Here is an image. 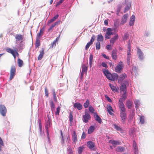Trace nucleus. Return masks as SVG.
Masks as SVG:
<instances>
[{"label": "nucleus", "instance_id": "nucleus-1", "mask_svg": "<svg viewBox=\"0 0 154 154\" xmlns=\"http://www.w3.org/2000/svg\"><path fill=\"white\" fill-rule=\"evenodd\" d=\"M120 116L122 122L123 124H125L127 118L126 109L120 110Z\"/></svg>", "mask_w": 154, "mask_h": 154}, {"label": "nucleus", "instance_id": "nucleus-2", "mask_svg": "<svg viewBox=\"0 0 154 154\" xmlns=\"http://www.w3.org/2000/svg\"><path fill=\"white\" fill-rule=\"evenodd\" d=\"M51 125V119L49 117H48V119L46 122V125L45 126V128L47 132V134L48 139V140H50L49 134L48 132V127H50Z\"/></svg>", "mask_w": 154, "mask_h": 154}, {"label": "nucleus", "instance_id": "nucleus-3", "mask_svg": "<svg viewBox=\"0 0 154 154\" xmlns=\"http://www.w3.org/2000/svg\"><path fill=\"white\" fill-rule=\"evenodd\" d=\"M91 117L88 112L85 111V115L83 116L82 120L84 122L87 123L91 119Z\"/></svg>", "mask_w": 154, "mask_h": 154}, {"label": "nucleus", "instance_id": "nucleus-4", "mask_svg": "<svg viewBox=\"0 0 154 154\" xmlns=\"http://www.w3.org/2000/svg\"><path fill=\"white\" fill-rule=\"evenodd\" d=\"M102 71L103 73L105 76H106V77L107 78V79L109 80H111L112 74H111L107 69H103Z\"/></svg>", "mask_w": 154, "mask_h": 154}, {"label": "nucleus", "instance_id": "nucleus-5", "mask_svg": "<svg viewBox=\"0 0 154 154\" xmlns=\"http://www.w3.org/2000/svg\"><path fill=\"white\" fill-rule=\"evenodd\" d=\"M16 73V68L14 66H12L11 67L10 70V74L9 79L10 80H12L15 76Z\"/></svg>", "mask_w": 154, "mask_h": 154}, {"label": "nucleus", "instance_id": "nucleus-6", "mask_svg": "<svg viewBox=\"0 0 154 154\" xmlns=\"http://www.w3.org/2000/svg\"><path fill=\"white\" fill-rule=\"evenodd\" d=\"M7 112V109L4 105H0V113L3 116H5Z\"/></svg>", "mask_w": 154, "mask_h": 154}, {"label": "nucleus", "instance_id": "nucleus-7", "mask_svg": "<svg viewBox=\"0 0 154 154\" xmlns=\"http://www.w3.org/2000/svg\"><path fill=\"white\" fill-rule=\"evenodd\" d=\"M112 35H113V32H112L111 29L110 28H108L105 35V38L107 39H109L110 36Z\"/></svg>", "mask_w": 154, "mask_h": 154}, {"label": "nucleus", "instance_id": "nucleus-8", "mask_svg": "<svg viewBox=\"0 0 154 154\" xmlns=\"http://www.w3.org/2000/svg\"><path fill=\"white\" fill-rule=\"evenodd\" d=\"M123 67V64L122 62H120L115 68V71L117 72H120Z\"/></svg>", "mask_w": 154, "mask_h": 154}, {"label": "nucleus", "instance_id": "nucleus-9", "mask_svg": "<svg viewBox=\"0 0 154 154\" xmlns=\"http://www.w3.org/2000/svg\"><path fill=\"white\" fill-rule=\"evenodd\" d=\"M125 100H122V99H119V100L118 104L119 106V109H120V111L126 109L125 106L123 103V102Z\"/></svg>", "mask_w": 154, "mask_h": 154}, {"label": "nucleus", "instance_id": "nucleus-10", "mask_svg": "<svg viewBox=\"0 0 154 154\" xmlns=\"http://www.w3.org/2000/svg\"><path fill=\"white\" fill-rule=\"evenodd\" d=\"M87 145L88 148L91 150H94L95 144L94 142L91 141H89L87 142Z\"/></svg>", "mask_w": 154, "mask_h": 154}, {"label": "nucleus", "instance_id": "nucleus-11", "mask_svg": "<svg viewBox=\"0 0 154 154\" xmlns=\"http://www.w3.org/2000/svg\"><path fill=\"white\" fill-rule=\"evenodd\" d=\"M72 140L75 144L78 141L77 134L74 131L72 134Z\"/></svg>", "mask_w": 154, "mask_h": 154}, {"label": "nucleus", "instance_id": "nucleus-12", "mask_svg": "<svg viewBox=\"0 0 154 154\" xmlns=\"http://www.w3.org/2000/svg\"><path fill=\"white\" fill-rule=\"evenodd\" d=\"M133 146L134 148V154H138V151L137 144L135 141H133Z\"/></svg>", "mask_w": 154, "mask_h": 154}, {"label": "nucleus", "instance_id": "nucleus-13", "mask_svg": "<svg viewBox=\"0 0 154 154\" xmlns=\"http://www.w3.org/2000/svg\"><path fill=\"white\" fill-rule=\"evenodd\" d=\"M119 38V35L118 34H116L115 36L110 39V42L111 44L113 45L115 42L118 40Z\"/></svg>", "mask_w": 154, "mask_h": 154}, {"label": "nucleus", "instance_id": "nucleus-14", "mask_svg": "<svg viewBox=\"0 0 154 154\" xmlns=\"http://www.w3.org/2000/svg\"><path fill=\"white\" fill-rule=\"evenodd\" d=\"M112 57L113 59L116 60L117 59V50L116 49H113L112 51Z\"/></svg>", "mask_w": 154, "mask_h": 154}, {"label": "nucleus", "instance_id": "nucleus-15", "mask_svg": "<svg viewBox=\"0 0 154 154\" xmlns=\"http://www.w3.org/2000/svg\"><path fill=\"white\" fill-rule=\"evenodd\" d=\"M137 52L138 55V58H139V59L140 60H142L143 58V53L139 48H137Z\"/></svg>", "mask_w": 154, "mask_h": 154}, {"label": "nucleus", "instance_id": "nucleus-16", "mask_svg": "<svg viewBox=\"0 0 154 154\" xmlns=\"http://www.w3.org/2000/svg\"><path fill=\"white\" fill-rule=\"evenodd\" d=\"M109 142L114 145H120L121 143V142L118 140H109Z\"/></svg>", "mask_w": 154, "mask_h": 154}, {"label": "nucleus", "instance_id": "nucleus-17", "mask_svg": "<svg viewBox=\"0 0 154 154\" xmlns=\"http://www.w3.org/2000/svg\"><path fill=\"white\" fill-rule=\"evenodd\" d=\"M6 51L8 53H10L13 56L15 59L16 58V55L15 53V51L9 48H7L6 49Z\"/></svg>", "mask_w": 154, "mask_h": 154}, {"label": "nucleus", "instance_id": "nucleus-18", "mask_svg": "<svg viewBox=\"0 0 154 154\" xmlns=\"http://www.w3.org/2000/svg\"><path fill=\"white\" fill-rule=\"evenodd\" d=\"M120 92L122 93L126 92L127 88L126 85L124 83L122 84L120 87Z\"/></svg>", "mask_w": 154, "mask_h": 154}, {"label": "nucleus", "instance_id": "nucleus-19", "mask_svg": "<svg viewBox=\"0 0 154 154\" xmlns=\"http://www.w3.org/2000/svg\"><path fill=\"white\" fill-rule=\"evenodd\" d=\"M135 20V17L134 15H133L130 18L129 25L130 26H133L134 24V22Z\"/></svg>", "mask_w": 154, "mask_h": 154}, {"label": "nucleus", "instance_id": "nucleus-20", "mask_svg": "<svg viewBox=\"0 0 154 154\" xmlns=\"http://www.w3.org/2000/svg\"><path fill=\"white\" fill-rule=\"evenodd\" d=\"M128 15V14H125L123 16L122 19V20L120 23L121 24L123 25L125 23L127 19Z\"/></svg>", "mask_w": 154, "mask_h": 154}, {"label": "nucleus", "instance_id": "nucleus-21", "mask_svg": "<svg viewBox=\"0 0 154 154\" xmlns=\"http://www.w3.org/2000/svg\"><path fill=\"white\" fill-rule=\"evenodd\" d=\"M106 109L109 113L110 115H112L113 114L112 112H113V109L112 107L110 104H107V105Z\"/></svg>", "mask_w": 154, "mask_h": 154}, {"label": "nucleus", "instance_id": "nucleus-22", "mask_svg": "<svg viewBox=\"0 0 154 154\" xmlns=\"http://www.w3.org/2000/svg\"><path fill=\"white\" fill-rule=\"evenodd\" d=\"M74 107L76 108L79 110H81L82 109V106L80 103H76L74 105Z\"/></svg>", "mask_w": 154, "mask_h": 154}, {"label": "nucleus", "instance_id": "nucleus-23", "mask_svg": "<svg viewBox=\"0 0 154 154\" xmlns=\"http://www.w3.org/2000/svg\"><path fill=\"white\" fill-rule=\"evenodd\" d=\"M60 21H57L54 23L49 28V29H48V32H50L51 31V32H52L53 28L56 25H58L59 23H60Z\"/></svg>", "mask_w": 154, "mask_h": 154}, {"label": "nucleus", "instance_id": "nucleus-24", "mask_svg": "<svg viewBox=\"0 0 154 154\" xmlns=\"http://www.w3.org/2000/svg\"><path fill=\"white\" fill-rule=\"evenodd\" d=\"M94 117L96 121H97L99 123H101L102 122V120L101 118L98 116L97 113H94Z\"/></svg>", "mask_w": 154, "mask_h": 154}, {"label": "nucleus", "instance_id": "nucleus-25", "mask_svg": "<svg viewBox=\"0 0 154 154\" xmlns=\"http://www.w3.org/2000/svg\"><path fill=\"white\" fill-rule=\"evenodd\" d=\"M109 85L113 91L115 92H116L118 91V90L119 89L118 87H116V86H114L113 85L111 84H109Z\"/></svg>", "mask_w": 154, "mask_h": 154}, {"label": "nucleus", "instance_id": "nucleus-26", "mask_svg": "<svg viewBox=\"0 0 154 154\" xmlns=\"http://www.w3.org/2000/svg\"><path fill=\"white\" fill-rule=\"evenodd\" d=\"M127 77L126 74L125 73L123 74L120 75L118 78L119 82H122Z\"/></svg>", "mask_w": 154, "mask_h": 154}, {"label": "nucleus", "instance_id": "nucleus-27", "mask_svg": "<svg viewBox=\"0 0 154 154\" xmlns=\"http://www.w3.org/2000/svg\"><path fill=\"white\" fill-rule=\"evenodd\" d=\"M95 127L94 126H91L88 129V133L89 134H90L92 133L94 131Z\"/></svg>", "mask_w": 154, "mask_h": 154}, {"label": "nucleus", "instance_id": "nucleus-28", "mask_svg": "<svg viewBox=\"0 0 154 154\" xmlns=\"http://www.w3.org/2000/svg\"><path fill=\"white\" fill-rule=\"evenodd\" d=\"M133 104V102L130 100H128L126 101V105L128 109H131Z\"/></svg>", "mask_w": 154, "mask_h": 154}, {"label": "nucleus", "instance_id": "nucleus-29", "mask_svg": "<svg viewBox=\"0 0 154 154\" xmlns=\"http://www.w3.org/2000/svg\"><path fill=\"white\" fill-rule=\"evenodd\" d=\"M44 48H42L41 51H40V54L38 57V60H41L44 54Z\"/></svg>", "mask_w": 154, "mask_h": 154}, {"label": "nucleus", "instance_id": "nucleus-30", "mask_svg": "<svg viewBox=\"0 0 154 154\" xmlns=\"http://www.w3.org/2000/svg\"><path fill=\"white\" fill-rule=\"evenodd\" d=\"M59 17L58 14H57L55 16L53 17L51 20H49L48 22V24H50L52 23L53 21H55L56 19H57Z\"/></svg>", "mask_w": 154, "mask_h": 154}, {"label": "nucleus", "instance_id": "nucleus-31", "mask_svg": "<svg viewBox=\"0 0 154 154\" xmlns=\"http://www.w3.org/2000/svg\"><path fill=\"white\" fill-rule=\"evenodd\" d=\"M85 147L83 146H79L78 148V152L79 154H82V152L84 150Z\"/></svg>", "mask_w": 154, "mask_h": 154}, {"label": "nucleus", "instance_id": "nucleus-32", "mask_svg": "<svg viewBox=\"0 0 154 154\" xmlns=\"http://www.w3.org/2000/svg\"><path fill=\"white\" fill-rule=\"evenodd\" d=\"M125 148L123 146H118L116 150V151L118 152H122L124 151Z\"/></svg>", "mask_w": 154, "mask_h": 154}, {"label": "nucleus", "instance_id": "nucleus-33", "mask_svg": "<svg viewBox=\"0 0 154 154\" xmlns=\"http://www.w3.org/2000/svg\"><path fill=\"white\" fill-rule=\"evenodd\" d=\"M103 37L102 35L100 34L97 36V42H103Z\"/></svg>", "mask_w": 154, "mask_h": 154}, {"label": "nucleus", "instance_id": "nucleus-34", "mask_svg": "<svg viewBox=\"0 0 154 154\" xmlns=\"http://www.w3.org/2000/svg\"><path fill=\"white\" fill-rule=\"evenodd\" d=\"M118 75L116 73H114L112 74V77L111 79V81H114L115 80H116L117 79H118Z\"/></svg>", "mask_w": 154, "mask_h": 154}, {"label": "nucleus", "instance_id": "nucleus-35", "mask_svg": "<svg viewBox=\"0 0 154 154\" xmlns=\"http://www.w3.org/2000/svg\"><path fill=\"white\" fill-rule=\"evenodd\" d=\"M15 38L18 41H22L23 38V37L20 35H17L15 37Z\"/></svg>", "mask_w": 154, "mask_h": 154}, {"label": "nucleus", "instance_id": "nucleus-36", "mask_svg": "<svg viewBox=\"0 0 154 154\" xmlns=\"http://www.w3.org/2000/svg\"><path fill=\"white\" fill-rule=\"evenodd\" d=\"M114 126V128L117 131L121 132L122 131V130L120 126H118L116 124L113 125Z\"/></svg>", "mask_w": 154, "mask_h": 154}, {"label": "nucleus", "instance_id": "nucleus-37", "mask_svg": "<svg viewBox=\"0 0 154 154\" xmlns=\"http://www.w3.org/2000/svg\"><path fill=\"white\" fill-rule=\"evenodd\" d=\"M40 45V42L39 38H36L35 43V47L36 48L38 47Z\"/></svg>", "mask_w": 154, "mask_h": 154}, {"label": "nucleus", "instance_id": "nucleus-38", "mask_svg": "<svg viewBox=\"0 0 154 154\" xmlns=\"http://www.w3.org/2000/svg\"><path fill=\"white\" fill-rule=\"evenodd\" d=\"M82 72L85 73L86 74L87 72V67L85 65L83 64L82 66Z\"/></svg>", "mask_w": 154, "mask_h": 154}, {"label": "nucleus", "instance_id": "nucleus-39", "mask_svg": "<svg viewBox=\"0 0 154 154\" xmlns=\"http://www.w3.org/2000/svg\"><path fill=\"white\" fill-rule=\"evenodd\" d=\"M127 97V94H126V92H123L122 97L120 99H122V100H125Z\"/></svg>", "mask_w": 154, "mask_h": 154}, {"label": "nucleus", "instance_id": "nucleus-40", "mask_svg": "<svg viewBox=\"0 0 154 154\" xmlns=\"http://www.w3.org/2000/svg\"><path fill=\"white\" fill-rule=\"evenodd\" d=\"M134 104H135V107L137 109L139 106L140 104V102L139 100H136L134 101Z\"/></svg>", "mask_w": 154, "mask_h": 154}, {"label": "nucleus", "instance_id": "nucleus-41", "mask_svg": "<svg viewBox=\"0 0 154 154\" xmlns=\"http://www.w3.org/2000/svg\"><path fill=\"white\" fill-rule=\"evenodd\" d=\"M90 105V101L87 99L86 100V102L84 103V106L85 108H86L89 106Z\"/></svg>", "mask_w": 154, "mask_h": 154}, {"label": "nucleus", "instance_id": "nucleus-42", "mask_svg": "<svg viewBox=\"0 0 154 154\" xmlns=\"http://www.w3.org/2000/svg\"><path fill=\"white\" fill-rule=\"evenodd\" d=\"M93 55L92 54H91L90 55V57L89 58V66L90 67H91L92 66V62L93 61Z\"/></svg>", "mask_w": 154, "mask_h": 154}, {"label": "nucleus", "instance_id": "nucleus-43", "mask_svg": "<svg viewBox=\"0 0 154 154\" xmlns=\"http://www.w3.org/2000/svg\"><path fill=\"white\" fill-rule=\"evenodd\" d=\"M52 91L53 92V98L55 102L57 101V98L56 95V92L54 89H53L52 90Z\"/></svg>", "mask_w": 154, "mask_h": 154}, {"label": "nucleus", "instance_id": "nucleus-44", "mask_svg": "<svg viewBox=\"0 0 154 154\" xmlns=\"http://www.w3.org/2000/svg\"><path fill=\"white\" fill-rule=\"evenodd\" d=\"M44 31V29H40L39 32L37 35L36 38H40V37L42 35Z\"/></svg>", "mask_w": 154, "mask_h": 154}, {"label": "nucleus", "instance_id": "nucleus-45", "mask_svg": "<svg viewBox=\"0 0 154 154\" xmlns=\"http://www.w3.org/2000/svg\"><path fill=\"white\" fill-rule=\"evenodd\" d=\"M18 63L19 66L20 67H21L23 65V62L22 60L20 58H18Z\"/></svg>", "mask_w": 154, "mask_h": 154}, {"label": "nucleus", "instance_id": "nucleus-46", "mask_svg": "<svg viewBox=\"0 0 154 154\" xmlns=\"http://www.w3.org/2000/svg\"><path fill=\"white\" fill-rule=\"evenodd\" d=\"M140 122L142 124H143L144 123V117L142 116L140 117Z\"/></svg>", "mask_w": 154, "mask_h": 154}, {"label": "nucleus", "instance_id": "nucleus-47", "mask_svg": "<svg viewBox=\"0 0 154 154\" xmlns=\"http://www.w3.org/2000/svg\"><path fill=\"white\" fill-rule=\"evenodd\" d=\"M88 109L89 111H90L91 113H94V112L95 110L94 108L91 106H90L89 107Z\"/></svg>", "mask_w": 154, "mask_h": 154}, {"label": "nucleus", "instance_id": "nucleus-48", "mask_svg": "<svg viewBox=\"0 0 154 154\" xmlns=\"http://www.w3.org/2000/svg\"><path fill=\"white\" fill-rule=\"evenodd\" d=\"M60 134H61V136L62 137V138H61V143L62 145H63L65 143V141L64 140L63 136V133H62V131H60Z\"/></svg>", "mask_w": 154, "mask_h": 154}, {"label": "nucleus", "instance_id": "nucleus-49", "mask_svg": "<svg viewBox=\"0 0 154 154\" xmlns=\"http://www.w3.org/2000/svg\"><path fill=\"white\" fill-rule=\"evenodd\" d=\"M100 43L99 42H97L96 44V49L97 50H99L100 49Z\"/></svg>", "mask_w": 154, "mask_h": 154}, {"label": "nucleus", "instance_id": "nucleus-50", "mask_svg": "<svg viewBox=\"0 0 154 154\" xmlns=\"http://www.w3.org/2000/svg\"><path fill=\"white\" fill-rule=\"evenodd\" d=\"M95 36L94 35H93L92 36V37L90 41L89 42L91 43V44H92L93 43V42L94 41L95 39Z\"/></svg>", "mask_w": 154, "mask_h": 154}, {"label": "nucleus", "instance_id": "nucleus-51", "mask_svg": "<svg viewBox=\"0 0 154 154\" xmlns=\"http://www.w3.org/2000/svg\"><path fill=\"white\" fill-rule=\"evenodd\" d=\"M130 6L131 5L130 4L128 5H127V6H126L125 8L124 12L125 13L126 12L128 11L129 9Z\"/></svg>", "mask_w": 154, "mask_h": 154}, {"label": "nucleus", "instance_id": "nucleus-52", "mask_svg": "<svg viewBox=\"0 0 154 154\" xmlns=\"http://www.w3.org/2000/svg\"><path fill=\"white\" fill-rule=\"evenodd\" d=\"M67 151L68 154H72L73 153L72 150L70 147L67 149Z\"/></svg>", "mask_w": 154, "mask_h": 154}, {"label": "nucleus", "instance_id": "nucleus-53", "mask_svg": "<svg viewBox=\"0 0 154 154\" xmlns=\"http://www.w3.org/2000/svg\"><path fill=\"white\" fill-rule=\"evenodd\" d=\"M101 66L105 68V69H107V68L108 67V66L106 63L104 62H102L101 63Z\"/></svg>", "mask_w": 154, "mask_h": 154}, {"label": "nucleus", "instance_id": "nucleus-54", "mask_svg": "<svg viewBox=\"0 0 154 154\" xmlns=\"http://www.w3.org/2000/svg\"><path fill=\"white\" fill-rule=\"evenodd\" d=\"M50 107L51 109L52 110L53 109H54L55 107V104L53 101H51L50 103Z\"/></svg>", "mask_w": 154, "mask_h": 154}, {"label": "nucleus", "instance_id": "nucleus-55", "mask_svg": "<svg viewBox=\"0 0 154 154\" xmlns=\"http://www.w3.org/2000/svg\"><path fill=\"white\" fill-rule=\"evenodd\" d=\"M60 110V106H58L57 109V111L55 112V114L56 115H59Z\"/></svg>", "mask_w": 154, "mask_h": 154}, {"label": "nucleus", "instance_id": "nucleus-56", "mask_svg": "<svg viewBox=\"0 0 154 154\" xmlns=\"http://www.w3.org/2000/svg\"><path fill=\"white\" fill-rule=\"evenodd\" d=\"M129 37V34L128 33H125L123 39L124 40H127L128 38Z\"/></svg>", "mask_w": 154, "mask_h": 154}, {"label": "nucleus", "instance_id": "nucleus-57", "mask_svg": "<svg viewBox=\"0 0 154 154\" xmlns=\"http://www.w3.org/2000/svg\"><path fill=\"white\" fill-rule=\"evenodd\" d=\"M45 96L47 97H48V91L47 88H45Z\"/></svg>", "mask_w": 154, "mask_h": 154}, {"label": "nucleus", "instance_id": "nucleus-58", "mask_svg": "<svg viewBox=\"0 0 154 154\" xmlns=\"http://www.w3.org/2000/svg\"><path fill=\"white\" fill-rule=\"evenodd\" d=\"M63 1V0H60L59 2H57L56 3V6L57 7L60 5Z\"/></svg>", "mask_w": 154, "mask_h": 154}, {"label": "nucleus", "instance_id": "nucleus-59", "mask_svg": "<svg viewBox=\"0 0 154 154\" xmlns=\"http://www.w3.org/2000/svg\"><path fill=\"white\" fill-rule=\"evenodd\" d=\"M84 72H81L80 75V79L81 80H82L83 79V76L84 75Z\"/></svg>", "mask_w": 154, "mask_h": 154}, {"label": "nucleus", "instance_id": "nucleus-60", "mask_svg": "<svg viewBox=\"0 0 154 154\" xmlns=\"http://www.w3.org/2000/svg\"><path fill=\"white\" fill-rule=\"evenodd\" d=\"M86 137V135L85 133L84 132H83L82 133V136H81V139H84Z\"/></svg>", "mask_w": 154, "mask_h": 154}, {"label": "nucleus", "instance_id": "nucleus-61", "mask_svg": "<svg viewBox=\"0 0 154 154\" xmlns=\"http://www.w3.org/2000/svg\"><path fill=\"white\" fill-rule=\"evenodd\" d=\"M91 45V43H90L89 42L87 43V44L85 46V49L86 50H87L90 46Z\"/></svg>", "mask_w": 154, "mask_h": 154}, {"label": "nucleus", "instance_id": "nucleus-62", "mask_svg": "<svg viewBox=\"0 0 154 154\" xmlns=\"http://www.w3.org/2000/svg\"><path fill=\"white\" fill-rule=\"evenodd\" d=\"M105 97L106 98L107 100L109 102H111L112 101L111 99L107 95H106L105 96Z\"/></svg>", "mask_w": 154, "mask_h": 154}, {"label": "nucleus", "instance_id": "nucleus-63", "mask_svg": "<svg viewBox=\"0 0 154 154\" xmlns=\"http://www.w3.org/2000/svg\"><path fill=\"white\" fill-rule=\"evenodd\" d=\"M57 42H56V41L55 40L51 44L52 48L56 45V44Z\"/></svg>", "mask_w": 154, "mask_h": 154}, {"label": "nucleus", "instance_id": "nucleus-64", "mask_svg": "<svg viewBox=\"0 0 154 154\" xmlns=\"http://www.w3.org/2000/svg\"><path fill=\"white\" fill-rule=\"evenodd\" d=\"M106 49L108 50H110L111 49V46L110 45H108L106 46Z\"/></svg>", "mask_w": 154, "mask_h": 154}]
</instances>
